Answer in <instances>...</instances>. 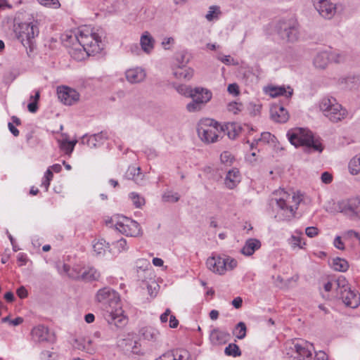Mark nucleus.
I'll return each mask as SVG.
<instances>
[{"instance_id":"c9c22d12","label":"nucleus","mask_w":360,"mask_h":360,"mask_svg":"<svg viewBox=\"0 0 360 360\" xmlns=\"http://www.w3.org/2000/svg\"><path fill=\"white\" fill-rule=\"evenodd\" d=\"M247 328L243 322H239L233 328L232 333L237 339H243L246 335Z\"/></svg>"},{"instance_id":"774afa93","label":"nucleus","mask_w":360,"mask_h":360,"mask_svg":"<svg viewBox=\"0 0 360 360\" xmlns=\"http://www.w3.org/2000/svg\"><path fill=\"white\" fill-rule=\"evenodd\" d=\"M242 303H243V300L241 297H236L235 299L233 300L232 301V304L233 306L236 308V309H239L241 305H242Z\"/></svg>"},{"instance_id":"680f3d73","label":"nucleus","mask_w":360,"mask_h":360,"mask_svg":"<svg viewBox=\"0 0 360 360\" xmlns=\"http://www.w3.org/2000/svg\"><path fill=\"white\" fill-rule=\"evenodd\" d=\"M144 153L146 154V157L150 160L155 158L158 155L155 150L153 148H146L144 150Z\"/></svg>"},{"instance_id":"79ce46f5","label":"nucleus","mask_w":360,"mask_h":360,"mask_svg":"<svg viewBox=\"0 0 360 360\" xmlns=\"http://www.w3.org/2000/svg\"><path fill=\"white\" fill-rule=\"evenodd\" d=\"M173 86L179 94L188 98H190L191 96V94L193 92V88L185 84H174Z\"/></svg>"},{"instance_id":"7ed1b4c3","label":"nucleus","mask_w":360,"mask_h":360,"mask_svg":"<svg viewBox=\"0 0 360 360\" xmlns=\"http://www.w3.org/2000/svg\"><path fill=\"white\" fill-rule=\"evenodd\" d=\"M74 38L79 46L84 47L91 54L98 53L101 49V37L90 26H82L75 33Z\"/></svg>"},{"instance_id":"20e7f679","label":"nucleus","mask_w":360,"mask_h":360,"mask_svg":"<svg viewBox=\"0 0 360 360\" xmlns=\"http://www.w3.org/2000/svg\"><path fill=\"white\" fill-rule=\"evenodd\" d=\"M287 136L291 144L295 147L305 146L308 149L321 152L323 147L320 141L314 139L312 133L306 129L297 128L288 132Z\"/></svg>"},{"instance_id":"4468645a","label":"nucleus","mask_w":360,"mask_h":360,"mask_svg":"<svg viewBox=\"0 0 360 360\" xmlns=\"http://www.w3.org/2000/svg\"><path fill=\"white\" fill-rule=\"evenodd\" d=\"M58 99L65 105H72L79 99V94L70 87L61 86L57 88Z\"/></svg>"},{"instance_id":"ddd939ff","label":"nucleus","mask_w":360,"mask_h":360,"mask_svg":"<svg viewBox=\"0 0 360 360\" xmlns=\"http://www.w3.org/2000/svg\"><path fill=\"white\" fill-rule=\"evenodd\" d=\"M339 209L344 214L360 219V197L340 202Z\"/></svg>"},{"instance_id":"a19ab883","label":"nucleus","mask_w":360,"mask_h":360,"mask_svg":"<svg viewBox=\"0 0 360 360\" xmlns=\"http://www.w3.org/2000/svg\"><path fill=\"white\" fill-rule=\"evenodd\" d=\"M349 169L353 175L360 172V154L354 157L349 163Z\"/></svg>"},{"instance_id":"412c9836","label":"nucleus","mask_w":360,"mask_h":360,"mask_svg":"<svg viewBox=\"0 0 360 360\" xmlns=\"http://www.w3.org/2000/svg\"><path fill=\"white\" fill-rule=\"evenodd\" d=\"M32 339L34 342H41L49 340V329L43 325L34 327L31 331Z\"/></svg>"},{"instance_id":"f3484780","label":"nucleus","mask_w":360,"mask_h":360,"mask_svg":"<svg viewBox=\"0 0 360 360\" xmlns=\"http://www.w3.org/2000/svg\"><path fill=\"white\" fill-rule=\"evenodd\" d=\"M315 8L319 14L326 19H330L336 12V8L333 4L328 0H321L319 4H315Z\"/></svg>"},{"instance_id":"f03ea898","label":"nucleus","mask_w":360,"mask_h":360,"mask_svg":"<svg viewBox=\"0 0 360 360\" xmlns=\"http://www.w3.org/2000/svg\"><path fill=\"white\" fill-rule=\"evenodd\" d=\"M301 201L299 195L295 193H288L283 189L276 191L273 193L271 203H276V214L275 218L278 221H289L295 214L298 205Z\"/></svg>"},{"instance_id":"39448f33","label":"nucleus","mask_w":360,"mask_h":360,"mask_svg":"<svg viewBox=\"0 0 360 360\" xmlns=\"http://www.w3.org/2000/svg\"><path fill=\"white\" fill-rule=\"evenodd\" d=\"M319 108L324 116L333 123L341 122L347 116V110L333 97L323 98L320 102Z\"/></svg>"},{"instance_id":"c85d7f7f","label":"nucleus","mask_w":360,"mask_h":360,"mask_svg":"<svg viewBox=\"0 0 360 360\" xmlns=\"http://www.w3.org/2000/svg\"><path fill=\"white\" fill-rule=\"evenodd\" d=\"M329 61V53L326 51H322L318 53L316 55L314 58L313 63L316 68L325 69L327 67Z\"/></svg>"},{"instance_id":"69168bd1","label":"nucleus","mask_w":360,"mask_h":360,"mask_svg":"<svg viewBox=\"0 0 360 360\" xmlns=\"http://www.w3.org/2000/svg\"><path fill=\"white\" fill-rule=\"evenodd\" d=\"M17 295L20 298H25L27 296V291L25 287L21 286L17 290Z\"/></svg>"},{"instance_id":"4c0bfd02","label":"nucleus","mask_w":360,"mask_h":360,"mask_svg":"<svg viewBox=\"0 0 360 360\" xmlns=\"http://www.w3.org/2000/svg\"><path fill=\"white\" fill-rule=\"evenodd\" d=\"M333 267L335 271H346L349 268V264L347 260L337 257L333 261Z\"/></svg>"},{"instance_id":"7c9ffc66","label":"nucleus","mask_w":360,"mask_h":360,"mask_svg":"<svg viewBox=\"0 0 360 360\" xmlns=\"http://www.w3.org/2000/svg\"><path fill=\"white\" fill-rule=\"evenodd\" d=\"M173 75L177 79L189 80L193 76V70L191 68L179 66L174 70Z\"/></svg>"},{"instance_id":"2f4dec72","label":"nucleus","mask_w":360,"mask_h":360,"mask_svg":"<svg viewBox=\"0 0 360 360\" xmlns=\"http://www.w3.org/2000/svg\"><path fill=\"white\" fill-rule=\"evenodd\" d=\"M154 39L148 32H145L141 37L140 44L146 53H150L154 48Z\"/></svg>"},{"instance_id":"f8f14e48","label":"nucleus","mask_w":360,"mask_h":360,"mask_svg":"<svg viewBox=\"0 0 360 360\" xmlns=\"http://www.w3.org/2000/svg\"><path fill=\"white\" fill-rule=\"evenodd\" d=\"M287 354L290 360H312V352L306 343L291 342Z\"/></svg>"},{"instance_id":"bb28decb","label":"nucleus","mask_w":360,"mask_h":360,"mask_svg":"<svg viewBox=\"0 0 360 360\" xmlns=\"http://www.w3.org/2000/svg\"><path fill=\"white\" fill-rule=\"evenodd\" d=\"M230 338L229 333L214 329L210 333V340L215 345H221L226 343Z\"/></svg>"},{"instance_id":"72a5a7b5","label":"nucleus","mask_w":360,"mask_h":360,"mask_svg":"<svg viewBox=\"0 0 360 360\" xmlns=\"http://www.w3.org/2000/svg\"><path fill=\"white\" fill-rule=\"evenodd\" d=\"M274 136L269 132H263L261 134L260 138L255 139L250 144V150H252L259 143H266L273 141Z\"/></svg>"},{"instance_id":"c756f323","label":"nucleus","mask_w":360,"mask_h":360,"mask_svg":"<svg viewBox=\"0 0 360 360\" xmlns=\"http://www.w3.org/2000/svg\"><path fill=\"white\" fill-rule=\"evenodd\" d=\"M219 129L221 134H226L228 137L231 139H234L240 132V128L236 123H227L223 126L219 125Z\"/></svg>"},{"instance_id":"423d86ee","label":"nucleus","mask_w":360,"mask_h":360,"mask_svg":"<svg viewBox=\"0 0 360 360\" xmlns=\"http://www.w3.org/2000/svg\"><path fill=\"white\" fill-rule=\"evenodd\" d=\"M39 33L38 22L33 20L30 22H22L15 30L17 39L22 43L24 47L32 50L34 39Z\"/></svg>"},{"instance_id":"37998d69","label":"nucleus","mask_w":360,"mask_h":360,"mask_svg":"<svg viewBox=\"0 0 360 360\" xmlns=\"http://www.w3.org/2000/svg\"><path fill=\"white\" fill-rule=\"evenodd\" d=\"M129 198L131 200L133 205L137 208L141 207L146 202L144 198L135 192L129 193Z\"/></svg>"},{"instance_id":"603ef678","label":"nucleus","mask_w":360,"mask_h":360,"mask_svg":"<svg viewBox=\"0 0 360 360\" xmlns=\"http://www.w3.org/2000/svg\"><path fill=\"white\" fill-rule=\"evenodd\" d=\"M220 160L222 164L225 165L226 166H229L232 164L234 159L231 153L224 151L221 154Z\"/></svg>"},{"instance_id":"864d4df0","label":"nucleus","mask_w":360,"mask_h":360,"mask_svg":"<svg viewBox=\"0 0 360 360\" xmlns=\"http://www.w3.org/2000/svg\"><path fill=\"white\" fill-rule=\"evenodd\" d=\"M243 108V105L237 102H231L227 105V110L229 112L233 114H237L240 112Z\"/></svg>"},{"instance_id":"a18cd8bd","label":"nucleus","mask_w":360,"mask_h":360,"mask_svg":"<svg viewBox=\"0 0 360 360\" xmlns=\"http://www.w3.org/2000/svg\"><path fill=\"white\" fill-rule=\"evenodd\" d=\"M346 55L343 52L340 51H333L329 53L330 61L340 63L345 61Z\"/></svg>"},{"instance_id":"f704fd0d","label":"nucleus","mask_w":360,"mask_h":360,"mask_svg":"<svg viewBox=\"0 0 360 360\" xmlns=\"http://www.w3.org/2000/svg\"><path fill=\"white\" fill-rule=\"evenodd\" d=\"M111 250L120 253L122 252H126L128 250L129 247L127 245V240L121 238L119 240L112 242Z\"/></svg>"},{"instance_id":"3c124183","label":"nucleus","mask_w":360,"mask_h":360,"mask_svg":"<svg viewBox=\"0 0 360 360\" xmlns=\"http://www.w3.org/2000/svg\"><path fill=\"white\" fill-rule=\"evenodd\" d=\"M261 248V242L256 238L249 239V256Z\"/></svg>"},{"instance_id":"58836bf2","label":"nucleus","mask_w":360,"mask_h":360,"mask_svg":"<svg viewBox=\"0 0 360 360\" xmlns=\"http://www.w3.org/2000/svg\"><path fill=\"white\" fill-rule=\"evenodd\" d=\"M110 248L109 243H106L105 240H98L93 245L94 252L98 255H103L105 253V250Z\"/></svg>"},{"instance_id":"0eeeda50","label":"nucleus","mask_w":360,"mask_h":360,"mask_svg":"<svg viewBox=\"0 0 360 360\" xmlns=\"http://www.w3.org/2000/svg\"><path fill=\"white\" fill-rule=\"evenodd\" d=\"M198 134L202 141L207 143H214L221 135L219 124L212 119H202L198 124Z\"/></svg>"},{"instance_id":"9d476101","label":"nucleus","mask_w":360,"mask_h":360,"mask_svg":"<svg viewBox=\"0 0 360 360\" xmlns=\"http://www.w3.org/2000/svg\"><path fill=\"white\" fill-rule=\"evenodd\" d=\"M114 221V220H112ZM114 226L120 233L127 236L138 237L142 235L139 224L128 217L121 216L115 220Z\"/></svg>"},{"instance_id":"bf43d9fd","label":"nucleus","mask_w":360,"mask_h":360,"mask_svg":"<svg viewBox=\"0 0 360 360\" xmlns=\"http://www.w3.org/2000/svg\"><path fill=\"white\" fill-rule=\"evenodd\" d=\"M217 59L226 65H231L233 63V58L230 56H218Z\"/></svg>"},{"instance_id":"13d9d810","label":"nucleus","mask_w":360,"mask_h":360,"mask_svg":"<svg viewBox=\"0 0 360 360\" xmlns=\"http://www.w3.org/2000/svg\"><path fill=\"white\" fill-rule=\"evenodd\" d=\"M228 92L233 96H238L239 94V87L237 84L233 83L228 86Z\"/></svg>"},{"instance_id":"0e129e2a","label":"nucleus","mask_w":360,"mask_h":360,"mask_svg":"<svg viewBox=\"0 0 360 360\" xmlns=\"http://www.w3.org/2000/svg\"><path fill=\"white\" fill-rule=\"evenodd\" d=\"M18 262H20V266L25 265L27 262V255L25 253L20 252L17 257Z\"/></svg>"},{"instance_id":"4d7b16f0","label":"nucleus","mask_w":360,"mask_h":360,"mask_svg":"<svg viewBox=\"0 0 360 360\" xmlns=\"http://www.w3.org/2000/svg\"><path fill=\"white\" fill-rule=\"evenodd\" d=\"M174 39L173 37H166L162 41V46L164 49L169 50L170 49V46L174 44Z\"/></svg>"},{"instance_id":"393cba45","label":"nucleus","mask_w":360,"mask_h":360,"mask_svg":"<svg viewBox=\"0 0 360 360\" xmlns=\"http://www.w3.org/2000/svg\"><path fill=\"white\" fill-rule=\"evenodd\" d=\"M186 355L187 352L186 351L175 349L165 352L155 360H188L185 359Z\"/></svg>"},{"instance_id":"052dcab7","label":"nucleus","mask_w":360,"mask_h":360,"mask_svg":"<svg viewBox=\"0 0 360 360\" xmlns=\"http://www.w3.org/2000/svg\"><path fill=\"white\" fill-rule=\"evenodd\" d=\"M321 179L323 183L328 184L332 181L333 176L331 174L325 172L321 174Z\"/></svg>"},{"instance_id":"49530a36","label":"nucleus","mask_w":360,"mask_h":360,"mask_svg":"<svg viewBox=\"0 0 360 360\" xmlns=\"http://www.w3.org/2000/svg\"><path fill=\"white\" fill-rule=\"evenodd\" d=\"M179 200V195L177 193H174L172 191H166L162 195V200L164 202H176Z\"/></svg>"},{"instance_id":"a878e982","label":"nucleus","mask_w":360,"mask_h":360,"mask_svg":"<svg viewBox=\"0 0 360 360\" xmlns=\"http://www.w3.org/2000/svg\"><path fill=\"white\" fill-rule=\"evenodd\" d=\"M295 233L296 234L292 235L287 240L288 244L294 251L304 249L306 245V243L303 240L302 237V233L297 231Z\"/></svg>"},{"instance_id":"338daca9","label":"nucleus","mask_w":360,"mask_h":360,"mask_svg":"<svg viewBox=\"0 0 360 360\" xmlns=\"http://www.w3.org/2000/svg\"><path fill=\"white\" fill-rule=\"evenodd\" d=\"M179 325V321L174 315L169 316V327L172 328H175Z\"/></svg>"},{"instance_id":"f257e3e1","label":"nucleus","mask_w":360,"mask_h":360,"mask_svg":"<svg viewBox=\"0 0 360 360\" xmlns=\"http://www.w3.org/2000/svg\"><path fill=\"white\" fill-rule=\"evenodd\" d=\"M95 300L105 311L104 318L108 323L120 326L126 323L120 295L115 290L109 287L101 288L96 292Z\"/></svg>"},{"instance_id":"6e6d98bb","label":"nucleus","mask_w":360,"mask_h":360,"mask_svg":"<svg viewBox=\"0 0 360 360\" xmlns=\"http://www.w3.org/2000/svg\"><path fill=\"white\" fill-rule=\"evenodd\" d=\"M305 233L308 237L313 238L319 234V230L316 227L309 226L306 228Z\"/></svg>"},{"instance_id":"cd10ccee","label":"nucleus","mask_w":360,"mask_h":360,"mask_svg":"<svg viewBox=\"0 0 360 360\" xmlns=\"http://www.w3.org/2000/svg\"><path fill=\"white\" fill-rule=\"evenodd\" d=\"M70 56L76 60L80 61L85 59L87 56L91 53L84 47L79 46V43L74 44L73 46L70 50Z\"/></svg>"},{"instance_id":"9b49d317","label":"nucleus","mask_w":360,"mask_h":360,"mask_svg":"<svg viewBox=\"0 0 360 360\" xmlns=\"http://www.w3.org/2000/svg\"><path fill=\"white\" fill-rule=\"evenodd\" d=\"M299 23L295 19H283L278 22L277 29L281 37L288 41L293 42L299 37Z\"/></svg>"},{"instance_id":"ea45409f","label":"nucleus","mask_w":360,"mask_h":360,"mask_svg":"<svg viewBox=\"0 0 360 360\" xmlns=\"http://www.w3.org/2000/svg\"><path fill=\"white\" fill-rule=\"evenodd\" d=\"M84 269V267H82L80 265H75L73 267H72V269L70 271V266L67 264H64L63 265V269L64 271L68 274V276L73 278V279H76V280H79L81 279V278H77V277H75L74 275H76V274H80L83 269Z\"/></svg>"},{"instance_id":"09e8293b","label":"nucleus","mask_w":360,"mask_h":360,"mask_svg":"<svg viewBox=\"0 0 360 360\" xmlns=\"http://www.w3.org/2000/svg\"><path fill=\"white\" fill-rule=\"evenodd\" d=\"M38 2L47 8L57 9L60 8V4L58 0H37Z\"/></svg>"},{"instance_id":"de8ad7c7","label":"nucleus","mask_w":360,"mask_h":360,"mask_svg":"<svg viewBox=\"0 0 360 360\" xmlns=\"http://www.w3.org/2000/svg\"><path fill=\"white\" fill-rule=\"evenodd\" d=\"M203 107L198 101L192 99V101L186 105V108L189 112H195L201 110Z\"/></svg>"},{"instance_id":"e433bc0d","label":"nucleus","mask_w":360,"mask_h":360,"mask_svg":"<svg viewBox=\"0 0 360 360\" xmlns=\"http://www.w3.org/2000/svg\"><path fill=\"white\" fill-rule=\"evenodd\" d=\"M60 148L64 151L66 154H70L74 150L75 146L77 141H68L67 139L58 141Z\"/></svg>"},{"instance_id":"5701e85b","label":"nucleus","mask_w":360,"mask_h":360,"mask_svg":"<svg viewBox=\"0 0 360 360\" xmlns=\"http://www.w3.org/2000/svg\"><path fill=\"white\" fill-rule=\"evenodd\" d=\"M100 276V273L92 266L84 267L80 274L74 275L75 277L81 278V280L85 281H97Z\"/></svg>"},{"instance_id":"aec40b11","label":"nucleus","mask_w":360,"mask_h":360,"mask_svg":"<svg viewBox=\"0 0 360 360\" xmlns=\"http://www.w3.org/2000/svg\"><path fill=\"white\" fill-rule=\"evenodd\" d=\"M125 76L129 82L136 84L143 82L146 77V73L144 69L137 67L127 70Z\"/></svg>"},{"instance_id":"a211bd4d","label":"nucleus","mask_w":360,"mask_h":360,"mask_svg":"<svg viewBox=\"0 0 360 360\" xmlns=\"http://www.w3.org/2000/svg\"><path fill=\"white\" fill-rule=\"evenodd\" d=\"M107 139V133L101 131L89 136H83L82 142L86 144L89 148H94L103 145Z\"/></svg>"},{"instance_id":"b1692460","label":"nucleus","mask_w":360,"mask_h":360,"mask_svg":"<svg viewBox=\"0 0 360 360\" xmlns=\"http://www.w3.org/2000/svg\"><path fill=\"white\" fill-rule=\"evenodd\" d=\"M240 179L241 176L238 169L233 168L228 172L224 180V184L227 188L231 189L240 181Z\"/></svg>"},{"instance_id":"e2e57ef3","label":"nucleus","mask_w":360,"mask_h":360,"mask_svg":"<svg viewBox=\"0 0 360 360\" xmlns=\"http://www.w3.org/2000/svg\"><path fill=\"white\" fill-rule=\"evenodd\" d=\"M333 244L335 245V247L339 250H344L345 249V245H344V243L342 241V239H341V237L340 236H336L335 240H334V242H333Z\"/></svg>"},{"instance_id":"1a4fd4ad","label":"nucleus","mask_w":360,"mask_h":360,"mask_svg":"<svg viewBox=\"0 0 360 360\" xmlns=\"http://www.w3.org/2000/svg\"><path fill=\"white\" fill-rule=\"evenodd\" d=\"M236 265V260L230 257H222L219 255H212L206 261L207 269L219 275L224 274L228 270H232Z\"/></svg>"},{"instance_id":"5fc2aeb1","label":"nucleus","mask_w":360,"mask_h":360,"mask_svg":"<svg viewBox=\"0 0 360 360\" xmlns=\"http://www.w3.org/2000/svg\"><path fill=\"white\" fill-rule=\"evenodd\" d=\"M141 168L135 166L129 167L127 172L126 176L128 179H134L136 175H139L140 173Z\"/></svg>"},{"instance_id":"8fccbe9b","label":"nucleus","mask_w":360,"mask_h":360,"mask_svg":"<svg viewBox=\"0 0 360 360\" xmlns=\"http://www.w3.org/2000/svg\"><path fill=\"white\" fill-rule=\"evenodd\" d=\"M262 105L259 102L249 103V114L253 116L259 115Z\"/></svg>"},{"instance_id":"6ab92c4d","label":"nucleus","mask_w":360,"mask_h":360,"mask_svg":"<svg viewBox=\"0 0 360 360\" xmlns=\"http://www.w3.org/2000/svg\"><path fill=\"white\" fill-rule=\"evenodd\" d=\"M191 97L195 101H198L201 105L205 106L212 97V92L207 89L202 87H195L193 89V92L191 94Z\"/></svg>"},{"instance_id":"6e6552de","label":"nucleus","mask_w":360,"mask_h":360,"mask_svg":"<svg viewBox=\"0 0 360 360\" xmlns=\"http://www.w3.org/2000/svg\"><path fill=\"white\" fill-rule=\"evenodd\" d=\"M338 293L340 295L345 304L351 308H356L360 304V295L349 288L343 276L339 277L336 281Z\"/></svg>"},{"instance_id":"4be33fe9","label":"nucleus","mask_w":360,"mask_h":360,"mask_svg":"<svg viewBox=\"0 0 360 360\" xmlns=\"http://www.w3.org/2000/svg\"><path fill=\"white\" fill-rule=\"evenodd\" d=\"M139 335L141 338L152 342L158 341L160 338L159 331L151 326L142 328L139 331Z\"/></svg>"},{"instance_id":"dca6fc26","label":"nucleus","mask_w":360,"mask_h":360,"mask_svg":"<svg viewBox=\"0 0 360 360\" xmlns=\"http://www.w3.org/2000/svg\"><path fill=\"white\" fill-rule=\"evenodd\" d=\"M271 118L278 123H285L289 119L288 112L279 104H274L270 109Z\"/></svg>"},{"instance_id":"c03bdc74","label":"nucleus","mask_w":360,"mask_h":360,"mask_svg":"<svg viewBox=\"0 0 360 360\" xmlns=\"http://www.w3.org/2000/svg\"><path fill=\"white\" fill-rule=\"evenodd\" d=\"M224 353L227 356H231L233 357L239 356L241 354L240 350L238 345L231 343L229 344L224 349Z\"/></svg>"},{"instance_id":"2eb2a0df","label":"nucleus","mask_w":360,"mask_h":360,"mask_svg":"<svg viewBox=\"0 0 360 360\" xmlns=\"http://www.w3.org/2000/svg\"><path fill=\"white\" fill-rule=\"evenodd\" d=\"M264 91L266 94L269 95L272 98H275L279 96H284L286 98H290L293 94V89L290 86H274L269 85L264 87Z\"/></svg>"},{"instance_id":"473e14b6","label":"nucleus","mask_w":360,"mask_h":360,"mask_svg":"<svg viewBox=\"0 0 360 360\" xmlns=\"http://www.w3.org/2000/svg\"><path fill=\"white\" fill-rule=\"evenodd\" d=\"M221 15V11L219 6H211L205 15V18L207 21L212 22L217 20Z\"/></svg>"}]
</instances>
